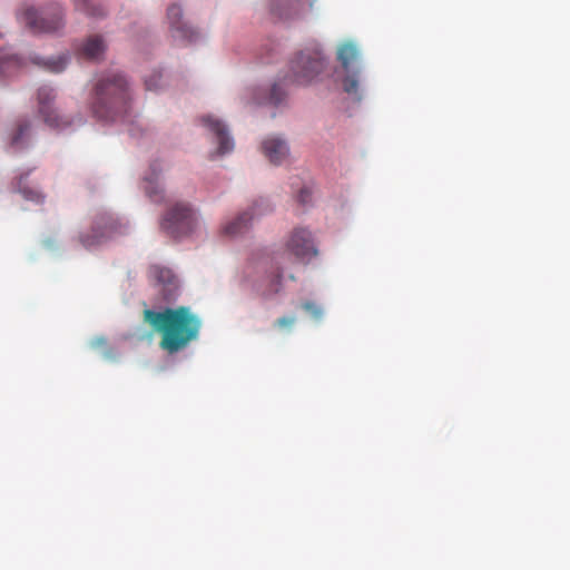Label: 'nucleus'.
Masks as SVG:
<instances>
[{"label": "nucleus", "mask_w": 570, "mask_h": 570, "mask_svg": "<svg viewBox=\"0 0 570 570\" xmlns=\"http://www.w3.org/2000/svg\"><path fill=\"white\" fill-rule=\"evenodd\" d=\"M144 321L161 335L160 347L173 354L196 341L202 328L200 317L187 306L163 311L145 309Z\"/></svg>", "instance_id": "f257e3e1"}, {"label": "nucleus", "mask_w": 570, "mask_h": 570, "mask_svg": "<svg viewBox=\"0 0 570 570\" xmlns=\"http://www.w3.org/2000/svg\"><path fill=\"white\" fill-rule=\"evenodd\" d=\"M129 99L126 78L119 72H107L95 86L92 111L99 119L114 121L127 112Z\"/></svg>", "instance_id": "f03ea898"}, {"label": "nucleus", "mask_w": 570, "mask_h": 570, "mask_svg": "<svg viewBox=\"0 0 570 570\" xmlns=\"http://www.w3.org/2000/svg\"><path fill=\"white\" fill-rule=\"evenodd\" d=\"M196 225L193 208L186 203H176L166 210L160 228L170 237L179 238L190 234Z\"/></svg>", "instance_id": "7ed1b4c3"}, {"label": "nucleus", "mask_w": 570, "mask_h": 570, "mask_svg": "<svg viewBox=\"0 0 570 570\" xmlns=\"http://www.w3.org/2000/svg\"><path fill=\"white\" fill-rule=\"evenodd\" d=\"M325 68V59L318 48H308L301 51L291 62V81L305 85L317 77Z\"/></svg>", "instance_id": "20e7f679"}, {"label": "nucleus", "mask_w": 570, "mask_h": 570, "mask_svg": "<svg viewBox=\"0 0 570 570\" xmlns=\"http://www.w3.org/2000/svg\"><path fill=\"white\" fill-rule=\"evenodd\" d=\"M19 19L33 32H55L62 28V10L59 4H52L41 11L24 7Z\"/></svg>", "instance_id": "39448f33"}, {"label": "nucleus", "mask_w": 570, "mask_h": 570, "mask_svg": "<svg viewBox=\"0 0 570 570\" xmlns=\"http://www.w3.org/2000/svg\"><path fill=\"white\" fill-rule=\"evenodd\" d=\"M55 99L56 94L51 87L42 86L38 89V110L43 121L52 128L62 129L68 127L71 122L69 119L60 116L53 108Z\"/></svg>", "instance_id": "423d86ee"}, {"label": "nucleus", "mask_w": 570, "mask_h": 570, "mask_svg": "<svg viewBox=\"0 0 570 570\" xmlns=\"http://www.w3.org/2000/svg\"><path fill=\"white\" fill-rule=\"evenodd\" d=\"M286 250L298 261H309L317 255V249L311 232L305 228H295L287 243Z\"/></svg>", "instance_id": "0eeeda50"}, {"label": "nucleus", "mask_w": 570, "mask_h": 570, "mask_svg": "<svg viewBox=\"0 0 570 570\" xmlns=\"http://www.w3.org/2000/svg\"><path fill=\"white\" fill-rule=\"evenodd\" d=\"M167 19L174 39L183 42H193L197 38V31L183 21V10L179 6L171 4L168 7Z\"/></svg>", "instance_id": "6e6552de"}, {"label": "nucleus", "mask_w": 570, "mask_h": 570, "mask_svg": "<svg viewBox=\"0 0 570 570\" xmlns=\"http://www.w3.org/2000/svg\"><path fill=\"white\" fill-rule=\"evenodd\" d=\"M117 230V222L111 216L101 217L96 226L92 228L91 234H82L80 242L87 248L100 244L105 238L109 237Z\"/></svg>", "instance_id": "1a4fd4ad"}, {"label": "nucleus", "mask_w": 570, "mask_h": 570, "mask_svg": "<svg viewBox=\"0 0 570 570\" xmlns=\"http://www.w3.org/2000/svg\"><path fill=\"white\" fill-rule=\"evenodd\" d=\"M200 121L216 136L218 153L220 155H225L234 149L233 138L229 136L226 126L220 120L212 116H204Z\"/></svg>", "instance_id": "9d476101"}, {"label": "nucleus", "mask_w": 570, "mask_h": 570, "mask_svg": "<svg viewBox=\"0 0 570 570\" xmlns=\"http://www.w3.org/2000/svg\"><path fill=\"white\" fill-rule=\"evenodd\" d=\"M106 43L101 36L94 35L75 46L76 55L86 60L97 61L102 58Z\"/></svg>", "instance_id": "9b49d317"}, {"label": "nucleus", "mask_w": 570, "mask_h": 570, "mask_svg": "<svg viewBox=\"0 0 570 570\" xmlns=\"http://www.w3.org/2000/svg\"><path fill=\"white\" fill-rule=\"evenodd\" d=\"M265 157L274 165H279L288 156V146L279 137H268L262 144Z\"/></svg>", "instance_id": "f8f14e48"}, {"label": "nucleus", "mask_w": 570, "mask_h": 570, "mask_svg": "<svg viewBox=\"0 0 570 570\" xmlns=\"http://www.w3.org/2000/svg\"><path fill=\"white\" fill-rule=\"evenodd\" d=\"M31 122L28 119H19L9 134V144L13 149H22L29 142Z\"/></svg>", "instance_id": "ddd939ff"}, {"label": "nucleus", "mask_w": 570, "mask_h": 570, "mask_svg": "<svg viewBox=\"0 0 570 570\" xmlns=\"http://www.w3.org/2000/svg\"><path fill=\"white\" fill-rule=\"evenodd\" d=\"M159 171L158 164L154 163L150 165V174L144 178L145 193L154 203H160L164 199L163 189L158 184Z\"/></svg>", "instance_id": "4468645a"}, {"label": "nucleus", "mask_w": 570, "mask_h": 570, "mask_svg": "<svg viewBox=\"0 0 570 570\" xmlns=\"http://www.w3.org/2000/svg\"><path fill=\"white\" fill-rule=\"evenodd\" d=\"M286 253L271 258L268 278V292L277 294L282 288L283 272L281 264L284 262Z\"/></svg>", "instance_id": "2eb2a0df"}, {"label": "nucleus", "mask_w": 570, "mask_h": 570, "mask_svg": "<svg viewBox=\"0 0 570 570\" xmlns=\"http://www.w3.org/2000/svg\"><path fill=\"white\" fill-rule=\"evenodd\" d=\"M253 215L248 212L239 214L234 220L227 223L223 227V233L228 236H236L248 228Z\"/></svg>", "instance_id": "dca6fc26"}, {"label": "nucleus", "mask_w": 570, "mask_h": 570, "mask_svg": "<svg viewBox=\"0 0 570 570\" xmlns=\"http://www.w3.org/2000/svg\"><path fill=\"white\" fill-rule=\"evenodd\" d=\"M22 62L16 55H10L6 50H0V76L12 75L21 67Z\"/></svg>", "instance_id": "f3484780"}, {"label": "nucleus", "mask_w": 570, "mask_h": 570, "mask_svg": "<svg viewBox=\"0 0 570 570\" xmlns=\"http://www.w3.org/2000/svg\"><path fill=\"white\" fill-rule=\"evenodd\" d=\"M358 57V49L352 42L343 43L337 51V59L342 67L347 71L353 61Z\"/></svg>", "instance_id": "a211bd4d"}, {"label": "nucleus", "mask_w": 570, "mask_h": 570, "mask_svg": "<svg viewBox=\"0 0 570 570\" xmlns=\"http://www.w3.org/2000/svg\"><path fill=\"white\" fill-rule=\"evenodd\" d=\"M76 9L90 17H102L105 9L99 3H94L92 0H76Z\"/></svg>", "instance_id": "6ab92c4d"}, {"label": "nucleus", "mask_w": 570, "mask_h": 570, "mask_svg": "<svg viewBox=\"0 0 570 570\" xmlns=\"http://www.w3.org/2000/svg\"><path fill=\"white\" fill-rule=\"evenodd\" d=\"M17 187L22 197L27 200H31L35 203H42L45 196L37 188L29 187L24 185V178L21 176L17 183Z\"/></svg>", "instance_id": "aec40b11"}, {"label": "nucleus", "mask_w": 570, "mask_h": 570, "mask_svg": "<svg viewBox=\"0 0 570 570\" xmlns=\"http://www.w3.org/2000/svg\"><path fill=\"white\" fill-rule=\"evenodd\" d=\"M68 61H69V57L66 55H61L57 58H51V59L41 60V61L37 60L35 62L37 65L43 66L50 72L58 73V72H61L62 70H65Z\"/></svg>", "instance_id": "412c9836"}, {"label": "nucleus", "mask_w": 570, "mask_h": 570, "mask_svg": "<svg viewBox=\"0 0 570 570\" xmlns=\"http://www.w3.org/2000/svg\"><path fill=\"white\" fill-rule=\"evenodd\" d=\"M150 275L157 282L163 284H171L174 281V274L169 268L161 266H153L150 267Z\"/></svg>", "instance_id": "4be33fe9"}, {"label": "nucleus", "mask_w": 570, "mask_h": 570, "mask_svg": "<svg viewBox=\"0 0 570 570\" xmlns=\"http://www.w3.org/2000/svg\"><path fill=\"white\" fill-rule=\"evenodd\" d=\"M343 88H344V91L347 92L348 95H355L358 100L361 99V97L357 95L358 94V79L356 78L355 75L345 77V79L343 80Z\"/></svg>", "instance_id": "5701e85b"}, {"label": "nucleus", "mask_w": 570, "mask_h": 570, "mask_svg": "<svg viewBox=\"0 0 570 570\" xmlns=\"http://www.w3.org/2000/svg\"><path fill=\"white\" fill-rule=\"evenodd\" d=\"M285 98V91L279 83L273 85L269 94V102L273 105H279Z\"/></svg>", "instance_id": "b1692460"}, {"label": "nucleus", "mask_w": 570, "mask_h": 570, "mask_svg": "<svg viewBox=\"0 0 570 570\" xmlns=\"http://www.w3.org/2000/svg\"><path fill=\"white\" fill-rule=\"evenodd\" d=\"M161 73L155 71L150 77L145 79L147 90H157L160 86Z\"/></svg>", "instance_id": "393cba45"}, {"label": "nucleus", "mask_w": 570, "mask_h": 570, "mask_svg": "<svg viewBox=\"0 0 570 570\" xmlns=\"http://www.w3.org/2000/svg\"><path fill=\"white\" fill-rule=\"evenodd\" d=\"M302 307L315 318H320L322 315V308L314 302H305Z\"/></svg>", "instance_id": "a878e982"}, {"label": "nucleus", "mask_w": 570, "mask_h": 570, "mask_svg": "<svg viewBox=\"0 0 570 570\" xmlns=\"http://www.w3.org/2000/svg\"><path fill=\"white\" fill-rule=\"evenodd\" d=\"M295 321L294 316H283L276 320L275 326L281 330H291L295 324Z\"/></svg>", "instance_id": "bb28decb"}, {"label": "nucleus", "mask_w": 570, "mask_h": 570, "mask_svg": "<svg viewBox=\"0 0 570 570\" xmlns=\"http://www.w3.org/2000/svg\"><path fill=\"white\" fill-rule=\"evenodd\" d=\"M311 199V193L309 190L303 188L301 189L299 194H298V202L303 205L307 204Z\"/></svg>", "instance_id": "cd10ccee"}, {"label": "nucleus", "mask_w": 570, "mask_h": 570, "mask_svg": "<svg viewBox=\"0 0 570 570\" xmlns=\"http://www.w3.org/2000/svg\"><path fill=\"white\" fill-rule=\"evenodd\" d=\"M106 344H107V341L105 337H96L91 342L92 347H101V346H105Z\"/></svg>", "instance_id": "c85d7f7f"}, {"label": "nucleus", "mask_w": 570, "mask_h": 570, "mask_svg": "<svg viewBox=\"0 0 570 570\" xmlns=\"http://www.w3.org/2000/svg\"><path fill=\"white\" fill-rule=\"evenodd\" d=\"M2 37V35L0 33V38Z\"/></svg>", "instance_id": "c756f323"}]
</instances>
